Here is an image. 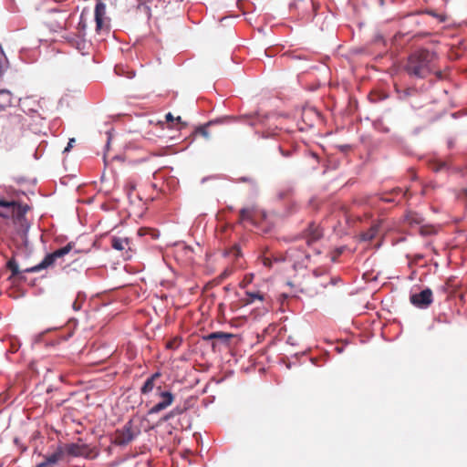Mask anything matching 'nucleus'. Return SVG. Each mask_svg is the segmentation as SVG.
<instances>
[{"label": "nucleus", "mask_w": 467, "mask_h": 467, "mask_svg": "<svg viewBox=\"0 0 467 467\" xmlns=\"http://www.w3.org/2000/svg\"><path fill=\"white\" fill-rule=\"evenodd\" d=\"M436 54L425 48L413 52L405 66L406 72L418 78H425L431 72V63Z\"/></svg>", "instance_id": "obj_1"}, {"label": "nucleus", "mask_w": 467, "mask_h": 467, "mask_svg": "<svg viewBox=\"0 0 467 467\" xmlns=\"http://www.w3.org/2000/svg\"><path fill=\"white\" fill-rule=\"evenodd\" d=\"M28 209V205L18 204L15 210L11 212L16 232L26 244L27 243V234L30 228V223L26 218V213Z\"/></svg>", "instance_id": "obj_2"}, {"label": "nucleus", "mask_w": 467, "mask_h": 467, "mask_svg": "<svg viewBox=\"0 0 467 467\" xmlns=\"http://www.w3.org/2000/svg\"><path fill=\"white\" fill-rule=\"evenodd\" d=\"M74 244L72 242L67 244L65 246L54 251L51 254H47L44 259L35 266L25 269V272H38L51 265L57 258L62 257L67 254L73 248Z\"/></svg>", "instance_id": "obj_3"}, {"label": "nucleus", "mask_w": 467, "mask_h": 467, "mask_svg": "<svg viewBox=\"0 0 467 467\" xmlns=\"http://www.w3.org/2000/svg\"><path fill=\"white\" fill-rule=\"evenodd\" d=\"M410 302L417 308L427 309L433 302L431 289L426 287L420 293L410 294Z\"/></svg>", "instance_id": "obj_4"}, {"label": "nucleus", "mask_w": 467, "mask_h": 467, "mask_svg": "<svg viewBox=\"0 0 467 467\" xmlns=\"http://www.w3.org/2000/svg\"><path fill=\"white\" fill-rule=\"evenodd\" d=\"M158 395L161 398V400L158 401L154 406H152L149 411V415L157 414L164 410H166L169 406L172 404L174 401V395L169 390H161V387L157 389Z\"/></svg>", "instance_id": "obj_5"}, {"label": "nucleus", "mask_w": 467, "mask_h": 467, "mask_svg": "<svg viewBox=\"0 0 467 467\" xmlns=\"http://www.w3.org/2000/svg\"><path fill=\"white\" fill-rule=\"evenodd\" d=\"M136 435L132 431V421H127L121 430H118L115 443L119 446H125L135 439Z\"/></svg>", "instance_id": "obj_6"}, {"label": "nucleus", "mask_w": 467, "mask_h": 467, "mask_svg": "<svg viewBox=\"0 0 467 467\" xmlns=\"http://www.w3.org/2000/svg\"><path fill=\"white\" fill-rule=\"evenodd\" d=\"M64 453L72 457L88 458L91 452L89 446L86 443H69L66 444L63 450Z\"/></svg>", "instance_id": "obj_7"}, {"label": "nucleus", "mask_w": 467, "mask_h": 467, "mask_svg": "<svg viewBox=\"0 0 467 467\" xmlns=\"http://www.w3.org/2000/svg\"><path fill=\"white\" fill-rule=\"evenodd\" d=\"M269 117L270 115L267 113L261 114L260 112L256 111L252 114L242 115L238 119L240 120H244L250 127L261 126L265 128Z\"/></svg>", "instance_id": "obj_8"}, {"label": "nucleus", "mask_w": 467, "mask_h": 467, "mask_svg": "<svg viewBox=\"0 0 467 467\" xmlns=\"http://www.w3.org/2000/svg\"><path fill=\"white\" fill-rule=\"evenodd\" d=\"M106 15V5L99 0L95 6L96 30L99 32L103 28V19Z\"/></svg>", "instance_id": "obj_9"}, {"label": "nucleus", "mask_w": 467, "mask_h": 467, "mask_svg": "<svg viewBox=\"0 0 467 467\" xmlns=\"http://www.w3.org/2000/svg\"><path fill=\"white\" fill-rule=\"evenodd\" d=\"M233 337H234V334H232V333L217 331V332H212V333L204 336L203 339L206 341L218 339L222 344L228 346L230 339Z\"/></svg>", "instance_id": "obj_10"}, {"label": "nucleus", "mask_w": 467, "mask_h": 467, "mask_svg": "<svg viewBox=\"0 0 467 467\" xmlns=\"http://www.w3.org/2000/svg\"><path fill=\"white\" fill-rule=\"evenodd\" d=\"M430 167L434 172H441V171H450L451 169V164L446 161H441L438 159H433L430 161Z\"/></svg>", "instance_id": "obj_11"}, {"label": "nucleus", "mask_w": 467, "mask_h": 467, "mask_svg": "<svg viewBox=\"0 0 467 467\" xmlns=\"http://www.w3.org/2000/svg\"><path fill=\"white\" fill-rule=\"evenodd\" d=\"M256 207L254 204H251L249 206L244 207L240 210V222H251L253 223V214L255 212Z\"/></svg>", "instance_id": "obj_12"}, {"label": "nucleus", "mask_w": 467, "mask_h": 467, "mask_svg": "<svg viewBox=\"0 0 467 467\" xmlns=\"http://www.w3.org/2000/svg\"><path fill=\"white\" fill-rule=\"evenodd\" d=\"M13 95L8 89H0V110L12 106Z\"/></svg>", "instance_id": "obj_13"}, {"label": "nucleus", "mask_w": 467, "mask_h": 467, "mask_svg": "<svg viewBox=\"0 0 467 467\" xmlns=\"http://www.w3.org/2000/svg\"><path fill=\"white\" fill-rule=\"evenodd\" d=\"M63 455V448L61 446H58L53 453L45 457L44 462L47 463V465L51 466L52 464H56L57 462H58V461L62 459Z\"/></svg>", "instance_id": "obj_14"}, {"label": "nucleus", "mask_w": 467, "mask_h": 467, "mask_svg": "<svg viewBox=\"0 0 467 467\" xmlns=\"http://www.w3.org/2000/svg\"><path fill=\"white\" fill-rule=\"evenodd\" d=\"M159 377H161L160 372H155L150 377H149L145 380L144 384L142 385V387L140 389L141 394H148L150 391H152V389H154V380Z\"/></svg>", "instance_id": "obj_15"}, {"label": "nucleus", "mask_w": 467, "mask_h": 467, "mask_svg": "<svg viewBox=\"0 0 467 467\" xmlns=\"http://www.w3.org/2000/svg\"><path fill=\"white\" fill-rule=\"evenodd\" d=\"M128 244H129L128 238H121V237L114 236L111 239V246L115 250L122 251L126 248V246Z\"/></svg>", "instance_id": "obj_16"}, {"label": "nucleus", "mask_w": 467, "mask_h": 467, "mask_svg": "<svg viewBox=\"0 0 467 467\" xmlns=\"http://www.w3.org/2000/svg\"><path fill=\"white\" fill-rule=\"evenodd\" d=\"M396 92L398 94L399 99L405 100L409 97L415 96L417 94V89L415 88H407L405 89L396 88Z\"/></svg>", "instance_id": "obj_17"}, {"label": "nucleus", "mask_w": 467, "mask_h": 467, "mask_svg": "<svg viewBox=\"0 0 467 467\" xmlns=\"http://www.w3.org/2000/svg\"><path fill=\"white\" fill-rule=\"evenodd\" d=\"M6 267L11 271L12 276H17L20 279L24 278L22 272L19 270L18 264L15 259H10L6 264ZM23 273H26L25 270Z\"/></svg>", "instance_id": "obj_18"}, {"label": "nucleus", "mask_w": 467, "mask_h": 467, "mask_svg": "<svg viewBox=\"0 0 467 467\" xmlns=\"http://www.w3.org/2000/svg\"><path fill=\"white\" fill-rule=\"evenodd\" d=\"M245 295L247 296V299H245V304L250 305L254 303V300H260L263 301L265 299L264 294H262L259 291H246Z\"/></svg>", "instance_id": "obj_19"}, {"label": "nucleus", "mask_w": 467, "mask_h": 467, "mask_svg": "<svg viewBox=\"0 0 467 467\" xmlns=\"http://www.w3.org/2000/svg\"><path fill=\"white\" fill-rule=\"evenodd\" d=\"M309 232L310 233H309V236L307 237L306 244L308 245H312L313 243L317 241L322 236V234L317 227L316 228L311 227L309 229Z\"/></svg>", "instance_id": "obj_20"}, {"label": "nucleus", "mask_w": 467, "mask_h": 467, "mask_svg": "<svg viewBox=\"0 0 467 467\" xmlns=\"http://www.w3.org/2000/svg\"><path fill=\"white\" fill-rule=\"evenodd\" d=\"M188 406L186 402H183L182 404H178L176 407H174L171 410V412L175 417L182 418L183 415L187 413Z\"/></svg>", "instance_id": "obj_21"}, {"label": "nucleus", "mask_w": 467, "mask_h": 467, "mask_svg": "<svg viewBox=\"0 0 467 467\" xmlns=\"http://www.w3.org/2000/svg\"><path fill=\"white\" fill-rule=\"evenodd\" d=\"M86 29H87V24L83 17V15H81L78 25V37H79L82 41L85 40Z\"/></svg>", "instance_id": "obj_22"}, {"label": "nucleus", "mask_w": 467, "mask_h": 467, "mask_svg": "<svg viewBox=\"0 0 467 467\" xmlns=\"http://www.w3.org/2000/svg\"><path fill=\"white\" fill-rule=\"evenodd\" d=\"M178 421L182 430H190L192 427L191 417L187 413L179 418Z\"/></svg>", "instance_id": "obj_23"}, {"label": "nucleus", "mask_w": 467, "mask_h": 467, "mask_svg": "<svg viewBox=\"0 0 467 467\" xmlns=\"http://www.w3.org/2000/svg\"><path fill=\"white\" fill-rule=\"evenodd\" d=\"M234 119L231 116H223V117H220V118H216L214 119H212L210 120L206 126H211V125H215V124H224V123H229L231 122L232 120H234Z\"/></svg>", "instance_id": "obj_24"}, {"label": "nucleus", "mask_w": 467, "mask_h": 467, "mask_svg": "<svg viewBox=\"0 0 467 467\" xmlns=\"http://www.w3.org/2000/svg\"><path fill=\"white\" fill-rule=\"evenodd\" d=\"M376 234H377V229L372 227V228L368 229V231L362 233L361 240L364 242H369L374 239Z\"/></svg>", "instance_id": "obj_25"}, {"label": "nucleus", "mask_w": 467, "mask_h": 467, "mask_svg": "<svg viewBox=\"0 0 467 467\" xmlns=\"http://www.w3.org/2000/svg\"><path fill=\"white\" fill-rule=\"evenodd\" d=\"M406 220L411 225H413V224L420 225L423 221L422 217L417 213L408 214L406 217Z\"/></svg>", "instance_id": "obj_26"}, {"label": "nucleus", "mask_w": 467, "mask_h": 467, "mask_svg": "<svg viewBox=\"0 0 467 467\" xmlns=\"http://www.w3.org/2000/svg\"><path fill=\"white\" fill-rule=\"evenodd\" d=\"M419 234L423 236H431L436 234L435 229L432 226L422 225L419 229Z\"/></svg>", "instance_id": "obj_27"}, {"label": "nucleus", "mask_w": 467, "mask_h": 467, "mask_svg": "<svg viewBox=\"0 0 467 467\" xmlns=\"http://www.w3.org/2000/svg\"><path fill=\"white\" fill-rule=\"evenodd\" d=\"M254 135L260 139H269L275 136V132L270 129H265L263 131L255 130Z\"/></svg>", "instance_id": "obj_28"}, {"label": "nucleus", "mask_w": 467, "mask_h": 467, "mask_svg": "<svg viewBox=\"0 0 467 467\" xmlns=\"http://www.w3.org/2000/svg\"><path fill=\"white\" fill-rule=\"evenodd\" d=\"M19 203L16 201H6V200H4V199H1L0 198V207H3V208H6V209H10L11 212L13 210H15V208L18 205Z\"/></svg>", "instance_id": "obj_29"}, {"label": "nucleus", "mask_w": 467, "mask_h": 467, "mask_svg": "<svg viewBox=\"0 0 467 467\" xmlns=\"http://www.w3.org/2000/svg\"><path fill=\"white\" fill-rule=\"evenodd\" d=\"M7 68V60L4 54L0 55V78L3 77L5 71Z\"/></svg>", "instance_id": "obj_30"}, {"label": "nucleus", "mask_w": 467, "mask_h": 467, "mask_svg": "<svg viewBox=\"0 0 467 467\" xmlns=\"http://www.w3.org/2000/svg\"><path fill=\"white\" fill-rule=\"evenodd\" d=\"M196 132L200 133L206 140L210 139V132L208 131L206 125L198 127Z\"/></svg>", "instance_id": "obj_31"}, {"label": "nucleus", "mask_w": 467, "mask_h": 467, "mask_svg": "<svg viewBox=\"0 0 467 467\" xmlns=\"http://www.w3.org/2000/svg\"><path fill=\"white\" fill-rule=\"evenodd\" d=\"M20 346V342L17 339H15L14 341L11 342L10 351L12 353L16 352L19 349Z\"/></svg>", "instance_id": "obj_32"}, {"label": "nucleus", "mask_w": 467, "mask_h": 467, "mask_svg": "<svg viewBox=\"0 0 467 467\" xmlns=\"http://www.w3.org/2000/svg\"><path fill=\"white\" fill-rule=\"evenodd\" d=\"M75 139L74 138H71L69 139L68 142H67V147L64 149L63 152H67L70 150V149L72 148L73 146V143L75 142Z\"/></svg>", "instance_id": "obj_33"}, {"label": "nucleus", "mask_w": 467, "mask_h": 467, "mask_svg": "<svg viewBox=\"0 0 467 467\" xmlns=\"http://www.w3.org/2000/svg\"><path fill=\"white\" fill-rule=\"evenodd\" d=\"M278 150L281 153L282 156L287 158L291 156V151L285 150L281 146H278Z\"/></svg>", "instance_id": "obj_34"}, {"label": "nucleus", "mask_w": 467, "mask_h": 467, "mask_svg": "<svg viewBox=\"0 0 467 467\" xmlns=\"http://www.w3.org/2000/svg\"><path fill=\"white\" fill-rule=\"evenodd\" d=\"M173 418H174V416L171 410L163 416L162 421H169V420H172Z\"/></svg>", "instance_id": "obj_35"}, {"label": "nucleus", "mask_w": 467, "mask_h": 467, "mask_svg": "<svg viewBox=\"0 0 467 467\" xmlns=\"http://www.w3.org/2000/svg\"><path fill=\"white\" fill-rule=\"evenodd\" d=\"M454 144H455V140L454 139H452V138L448 139L447 146H448L449 149H452L454 147Z\"/></svg>", "instance_id": "obj_36"}, {"label": "nucleus", "mask_w": 467, "mask_h": 467, "mask_svg": "<svg viewBox=\"0 0 467 467\" xmlns=\"http://www.w3.org/2000/svg\"><path fill=\"white\" fill-rule=\"evenodd\" d=\"M233 250L234 251L235 256H239L241 254V250L238 244H234Z\"/></svg>", "instance_id": "obj_37"}, {"label": "nucleus", "mask_w": 467, "mask_h": 467, "mask_svg": "<svg viewBox=\"0 0 467 467\" xmlns=\"http://www.w3.org/2000/svg\"><path fill=\"white\" fill-rule=\"evenodd\" d=\"M72 336V333L71 332H68L66 336H63L59 338L58 341H57L56 343H59L60 341H66L70 337Z\"/></svg>", "instance_id": "obj_38"}, {"label": "nucleus", "mask_w": 467, "mask_h": 467, "mask_svg": "<svg viewBox=\"0 0 467 467\" xmlns=\"http://www.w3.org/2000/svg\"><path fill=\"white\" fill-rule=\"evenodd\" d=\"M10 215H11V214H10V213H6V212L0 211V217H2V218H5V219H7V218H9V217H10Z\"/></svg>", "instance_id": "obj_39"}, {"label": "nucleus", "mask_w": 467, "mask_h": 467, "mask_svg": "<svg viewBox=\"0 0 467 467\" xmlns=\"http://www.w3.org/2000/svg\"><path fill=\"white\" fill-rule=\"evenodd\" d=\"M165 118H166L167 121H172L173 120V116H172V114L171 112L167 113Z\"/></svg>", "instance_id": "obj_40"}, {"label": "nucleus", "mask_w": 467, "mask_h": 467, "mask_svg": "<svg viewBox=\"0 0 467 467\" xmlns=\"http://www.w3.org/2000/svg\"><path fill=\"white\" fill-rule=\"evenodd\" d=\"M42 337H43V335H42V334L37 335V336L35 337L34 343H36H36L40 342V341H41V339H42Z\"/></svg>", "instance_id": "obj_41"}, {"label": "nucleus", "mask_w": 467, "mask_h": 467, "mask_svg": "<svg viewBox=\"0 0 467 467\" xmlns=\"http://www.w3.org/2000/svg\"><path fill=\"white\" fill-rule=\"evenodd\" d=\"M72 307H73V309H74L75 311H78V310H79V309H80V306H79V305H78V303H77V302H74V303H73Z\"/></svg>", "instance_id": "obj_42"}, {"label": "nucleus", "mask_w": 467, "mask_h": 467, "mask_svg": "<svg viewBox=\"0 0 467 467\" xmlns=\"http://www.w3.org/2000/svg\"><path fill=\"white\" fill-rule=\"evenodd\" d=\"M128 186H129V188H130V191H133V190L135 189V185H134L133 183H131V182H130V183L128 184Z\"/></svg>", "instance_id": "obj_43"}, {"label": "nucleus", "mask_w": 467, "mask_h": 467, "mask_svg": "<svg viewBox=\"0 0 467 467\" xmlns=\"http://www.w3.org/2000/svg\"><path fill=\"white\" fill-rule=\"evenodd\" d=\"M248 180H249V179H248V178H246V177H243V178H241V181H242V182H247Z\"/></svg>", "instance_id": "obj_44"}, {"label": "nucleus", "mask_w": 467, "mask_h": 467, "mask_svg": "<svg viewBox=\"0 0 467 467\" xmlns=\"http://www.w3.org/2000/svg\"><path fill=\"white\" fill-rule=\"evenodd\" d=\"M295 5H296V4H295V3H290V4H289V7H290V8H293Z\"/></svg>", "instance_id": "obj_45"}, {"label": "nucleus", "mask_w": 467, "mask_h": 467, "mask_svg": "<svg viewBox=\"0 0 467 467\" xmlns=\"http://www.w3.org/2000/svg\"><path fill=\"white\" fill-rule=\"evenodd\" d=\"M109 140H110V136H109V134H108V141H107L108 145L109 144Z\"/></svg>", "instance_id": "obj_46"}, {"label": "nucleus", "mask_w": 467, "mask_h": 467, "mask_svg": "<svg viewBox=\"0 0 467 467\" xmlns=\"http://www.w3.org/2000/svg\"><path fill=\"white\" fill-rule=\"evenodd\" d=\"M134 72H132V74L130 76H129L130 78H132V77H134Z\"/></svg>", "instance_id": "obj_47"}, {"label": "nucleus", "mask_w": 467, "mask_h": 467, "mask_svg": "<svg viewBox=\"0 0 467 467\" xmlns=\"http://www.w3.org/2000/svg\"><path fill=\"white\" fill-rule=\"evenodd\" d=\"M177 119V121H181V117H180V116H179V117H177V119Z\"/></svg>", "instance_id": "obj_48"}, {"label": "nucleus", "mask_w": 467, "mask_h": 467, "mask_svg": "<svg viewBox=\"0 0 467 467\" xmlns=\"http://www.w3.org/2000/svg\"><path fill=\"white\" fill-rule=\"evenodd\" d=\"M207 179H208V178H203V179L202 180V182H204Z\"/></svg>", "instance_id": "obj_49"}, {"label": "nucleus", "mask_w": 467, "mask_h": 467, "mask_svg": "<svg viewBox=\"0 0 467 467\" xmlns=\"http://www.w3.org/2000/svg\"><path fill=\"white\" fill-rule=\"evenodd\" d=\"M379 3H380V5H383V3H384V1H383V0H379Z\"/></svg>", "instance_id": "obj_50"}]
</instances>
